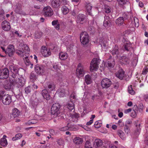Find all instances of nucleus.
Wrapping results in <instances>:
<instances>
[{
    "label": "nucleus",
    "mask_w": 148,
    "mask_h": 148,
    "mask_svg": "<svg viewBox=\"0 0 148 148\" xmlns=\"http://www.w3.org/2000/svg\"><path fill=\"white\" fill-rule=\"evenodd\" d=\"M31 88L30 86H28L25 88V93L26 94H28L30 93Z\"/></svg>",
    "instance_id": "nucleus-45"
},
{
    "label": "nucleus",
    "mask_w": 148,
    "mask_h": 148,
    "mask_svg": "<svg viewBox=\"0 0 148 148\" xmlns=\"http://www.w3.org/2000/svg\"><path fill=\"white\" fill-rule=\"evenodd\" d=\"M19 113L20 112L16 108H15L13 110L11 117H13L14 118L17 117L19 115Z\"/></svg>",
    "instance_id": "nucleus-29"
},
{
    "label": "nucleus",
    "mask_w": 148,
    "mask_h": 148,
    "mask_svg": "<svg viewBox=\"0 0 148 148\" xmlns=\"http://www.w3.org/2000/svg\"><path fill=\"white\" fill-rule=\"evenodd\" d=\"M1 26L3 29L5 31H9L11 28L10 23L6 20L2 23Z\"/></svg>",
    "instance_id": "nucleus-15"
},
{
    "label": "nucleus",
    "mask_w": 148,
    "mask_h": 148,
    "mask_svg": "<svg viewBox=\"0 0 148 148\" xmlns=\"http://www.w3.org/2000/svg\"><path fill=\"white\" fill-rule=\"evenodd\" d=\"M107 66L110 68H113L115 65V62L114 60L111 61L110 60L108 61L107 62Z\"/></svg>",
    "instance_id": "nucleus-35"
},
{
    "label": "nucleus",
    "mask_w": 148,
    "mask_h": 148,
    "mask_svg": "<svg viewBox=\"0 0 148 148\" xmlns=\"http://www.w3.org/2000/svg\"><path fill=\"white\" fill-rule=\"evenodd\" d=\"M15 136L17 138V139H18L21 138L22 136V135L21 134L19 133L16 134Z\"/></svg>",
    "instance_id": "nucleus-58"
},
{
    "label": "nucleus",
    "mask_w": 148,
    "mask_h": 148,
    "mask_svg": "<svg viewBox=\"0 0 148 148\" xmlns=\"http://www.w3.org/2000/svg\"><path fill=\"white\" fill-rule=\"evenodd\" d=\"M48 88L50 89V91L53 90L55 88L53 84H49L48 85Z\"/></svg>",
    "instance_id": "nucleus-54"
},
{
    "label": "nucleus",
    "mask_w": 148,
    "mask_h": 148,
    "mask_svg": "<svg viewBox=\"0 0 148 148\" xmlns=\"http://www.w3.org/2000/svg\"><path fill=\"white\" fill-rule=\"evenodd\" d=\"M138 109L140 112H142L143 108V106L142 103H140L138 105Z\"/></svg>",
    "instance_id": "nucleus-53"
},
{
    "label": "nucleus",
    "mask_w": 148,
    "mask_h": 148,
    "mask_svg": "<svg viewBox=\"0 0 148 148\" xmlns=\"http://www.w3.org/2000/svg\"><path fill=\"white\" fill-rule=\"evenodd\" d=\"M117 134L119 135L120 138L123 140L125 139L126 136L124 132L121 130H119L117 131Z\"/></svg>",
    "instance_id": "nucleus-31"
},
{
    "label": "nucleus",
    "mask_w": 148,
    "mask_h": 148,
    "mask_svg": "<svg viewBox=\"0 0 148 148\" xmlns=\"http://www.w3.org/2000/svg\"><path fill=\"white\" fill-rule=\"evenodd\" d=\"M51 5L52 7L57 8L60 6V0H52L51 2Z\"/></svg>",
    "instance_id": "nucleus-20"
},
{
    "label": "nucleus",
    "mask_w": 148,
    "mask_h": 148,
    "mask_svg": "<svg viewBox=\"0 0 148 148\" xmlns=\"http://www.w3.org/2000/svg\"><path fill=\"white\" fill-rule=\"evenodd\" d=\"M60 59L62 60H64L67 59L68 57V54L66 53L61 52L59 54Z\"/></svg>",
    "instance_id": "nucleus-24"
},
{
    "label": "nucleus",
    "mask_w": 148,
    "mask_h": 148,
    "mask_svg": "<svg viewBox=\"0 0 148 148\" xmlns=\"http://www.w3.org/2000/svg\"><path fill=\"white\" fill-rule=\"evenodd\" d=\"M125 50L127 51H130L132 48L131 44L130 43H126L123 46Z\"/></svg>",
    "instance_id": "nucleus-36"
},
{
    "label": "nucleus",
    "mask_w": 148,
    "mask_h": 148,
    "mask_svg": "<svg viewBox=\"0 0 148 148\" xmlns=\"http://www.w3.org/2000/svg\"><path fill=\"white\" fill-rule=\"evenodd\" d=\"M99 59L97 58H94L92 60L90 64V70L93 71H96L99 67Z\"/></svg>",
    "instance_id": "nucleus-5"
},
{
    "label": "nucleus",
    "mask_w": 148,
    "mask_h": 148,
    "mask_svg": "<svg viewBox=\"0 0 148 148\" xmlns=\"http://www.w3.org/2000/svg\"><path fill=\"white\" fill-rule=\"evenodd\" d=\"M87 18L85 15L82 14H79L77 16L76 22L77 23L83 24L86 22Z\"/></svg>",
    "instance_id": "nucleus-11"
},
{
    "label": "nucleus",
    "mask_w": 148,
    "mask_h": 148,
    "mask_svg": "<svg viewBox=\"0 0 148 148\" xmlns=\"http://www.w3.org/2000/svg\"><path fill=\"white\" fill-rule=\"evenodd\" d=\"M112 83L111 80L107 78H103L101 82V85L102 88H107L109 87Z\"/></svg>",
    "instance_id": "nucleus-7"
},
{
    "label": "nucleus",
    "mask_w": 148,
    "mask_h": 148,
    "mask_svg": "<svg viewBox=\"0 0 148 148\" xmlns=\"http://www.w3.org/2000/svg\"><path fill=\"white\" fill-rule=\"evenodd\" d=\"M41 52L44 57H47L51 55V53L50 50L46 47L42 46L41 48Z\"/></svg>",
    "instance_id": "nucleus-13"
},
{
    "label": "nucleus",
    "mask_w": 148,
    "mask_h": 148,
    "mask_svg": "<svg viewBox=\"0 0 148 148\" xmlns=\"http://www.w3.org/2000/svg\"><path fill=\"white\" fill-rule=\"evenodd\" d=\"M144 99L146 101H148V95L146 94L144 96Z\"/></svg>",
    "instance_id": "nucleus-64"
},
{
    "label": "nucleus",
    "mask_w": 148,
    "mask_h": 148,
    "mask_svg": "<svg viewBox=\"0 0 148 148\" xmlns=\"http://www.w3.org/2000/svg\"><path fill=\"white\" fill-rule=\"evenodd\" d=\"M58 144L60 145H62L64 144V141L61 139H60L57 140Z\"/></svg>",
    "instance_id": "nucleus-52"
},
{
    "label": "nucleus",
    "mask_w": 148,
    "mask_h": 148,
    "mask_svg": "<svg viewBox=\"0 0 148 148\" xmlns=\"http://www.w3.org/2000/svg\"><path fill=\"white\" fill-rule=\"evenodd\" d=\"M60 25L59 23H58L56 25H55L54 27L57 30H59L60 28Z\"/></svg>",
    "instance_id": "nucleus-62"
},
{
    "label": "nucleus",
    "mask_w": 148,
    "mask_h": 148,
    "mask_svg": "<svg viewBox=\"0 0 148 148\" xmlns=\"http://www.w3.org/2000/svg\"><path fill=\"white\" fill-rule=\"evenodd\" d=\"M21 46L19 49L16 50V54L20 57L27 56L30 51V49L28 46L26 44H22ZM23 59L26 65L29 66L31 68H33V64L30 61L27 56L24 57Z\"/></svg>",
    "instance_id": "nucleus-1"
},
{
    "label": "nucleus",
    "mask_w": 148,
    "mask_h": 148,
    "mask_svg": "<svg viewBox=\"0 0 148 148\" xmlns=\"http://www.w3.org/2000/svg\"><path fill=\"white\" fill-rule=\"evenodd\" d=\"M119 48L117 45H115L113 50L111 51V53L113 55H117L119 53Z\"/></svg>",
    "instance_id": "nucleus-30"
},
{
    "label": "nucleus",
    "mask_w": 148,
    "mask_h": 148,
    "mask_svg": "<svg viewBox=\"0 0 148 148\" xmlns=\"http://www.w3.org/2000/svg\"><path fill=\"white\" fill-rule=\"evenodd\" d=\"M14 48V46L13 45H9L6 49V54H8L10 57L12 56L15 52Z\"/></svg>",
    "instance_id": "nucleus-14"
},
{
    "label": "nucleus",
    "mask_w": 148,
    "mask_h": 148,
    "mask_svg": "<svg viewBox=\"0 0 148 148\" xmlns=\"http://www.w3.org/2000/svg\"><path fill=\"white\" fill-rule=\"evenodd\" d=\"M128 90L129 93L132 95H134L135 94V92L132 88V85L128 86Z\"/></svg>",
    "instance_id": "nucleus-41"
},
{
    "label": "nucleus",
    "mask_w": 148,
    "mask_h": 148,
    "mask_svg": "<svg viewBox=\"0 0 148 148\" xmlns=\"http://www.w3.org/2000/svg\"><path fill=\"white\" fill-rule=\"evenodd\" d=\"M83 142V139L79 137H76L73 139V142L76 145L81 144Z\"/></svg>",
    "instance_id": "nucleus-28"
},
{
    "label": "nucleus",
    "mask_w": 148,
    "mask_h": 148,
    "mask_svg": "<svg viewBox=\"0 0 148 148\" xmlns=\"http://www.w3.org/2000/svg\"><path fill=\"white\" fill-rule=\"evenodd\" d=\"M9 70L8 68H5L0 71V79H6L9 76Z\"/></svg>",
    "instance_id": "nucleus-10"
},
{
    "label": "nucleus",
    "mask_w": 148,
    "mask_h": 148,
    "mask_svg": "<svg viewBox=\"0 0 148 148\" xmlns=\"http://www.w3.org/2000/svg\"><path fill=\"white\" fill-rule=\"evenodd\" d=\"M107 42V41H105V42L103 41V40H102L101 41V45L102 46H103L104 47H105L106 46V44Z\"/></svg>",
    "instance_id": "nucleus-59"
},
{
    "label": "nucleus",
    "mask_w": 148,
    "mask_h": 148,
    "mask_svg": "<svg viewBox=\"0 0 148 148\" xmlns=\"http://www.w3.org/2000/svg\"><path fill=\"white\" fill-rule=\"evenodd\" d=\"M18 82L17 81V80L16 81L15 79L12 80V84L14 85L16 84L18 88L23 86L24 85V83L22 82L20 79H18Z\"/></svg>",
    "instance_id": "nucleus-18"
},
{
    "label": "nucleus",
    "mask_w": 148,
    "mask_h": 148,
    "mask_svg": "<svg viewBox=\"0 0 148 148\" xmlns=\"http://www.w3.org/2000/svg\"><path fill=\"white\" fill-rule=\"evenodd\" d=\"M49 132L52 135H54L56 134V133L55 132V131L52 129H50L49 130Z\"/></svg>",
    "instance_id": "nucleus-56"
},
{
    "label": "nucleus",
    "mask_w": 148,
    "mask_h": 148,
    "mask_svg": "<svg viewBox=\"0 0 148 148\" xmlns=\"http://www.w3.org/2000/svg\"><path fill=\"white\" fill-rule=\"evenodd\" d=\"M85 82L87 84H90L92 82L91 78L89 75L85 76Z\"/></svg>",
    "instance_id": "nucleus-32"
},
{
    "label": "nucleus",
    "mask_w": 148,
    "mask_h": 148,
    "mask_svg": "<svg viewBox=\"0 0 148 148\" xmlns=\"http://www.w3.org/2000/svg\"><path fill=\"white\" fill-rule=\"evenodd\" d=\"M132 109L134 111V112L136 114L138 112V109L137 106L136 105H135L133 106Z\"/></svg>",
    "instance_id": "nucleus-51"
},
{
    "label": "nucleus",
    "mask_w": 148,
    "mask_h": 148,
    "mask_svg": "<svg viewBox=\"0 0 148 148\" xmlns=\"http://www.w3.org/2000/svg\"><path fill=\"white\" fill-rule=\"evenodd\" d=\"M148 72V69L147 68L143 69L142 74L143 75H145Z\"/></svg>",
    "instance_id": "nucleus-55"
},
{
    "label": "nucleus",
    "mask_w": 148,
    "mask_h": 148,
    "mask_svg": "<svg viewBox=\"0 0 148 148\" xmlns=\"http://www.w3.org/2000/svg\"><path fill=\"white\" fill-rule=\"evenodd\" d=\"M35 71L38 74L42 75L45 72V69L42 65L37 64L35 66Z\"/></svg>",
    "instance_id": "nucleus-12"
},
{
    "label": "nucleus",
    "mask_w": 148,
    "mask_h": 148,
    "mask_svg": "<svg viewBox=\"0 0 148 148\" xmlns=\"http://www.w3.org/2000/svg\"><path fill=\"white\" fill-rule=\"evenodd\" d=\"M93 121V119H90V120L89 122H88L87 123L86 125H90L92 123Z\"/></svg>",
    "instance_id": "nucleus-63"
},
{
    "label": "nucleus",
    "mask_w": 148,
    "mask_h": 148,
    "mask_svg": "<svg viewBox=\"0 0 148 148\" xmlns=\"http://www.w3.org/2000/svg\"><path fill=\"white\" fill-rule=\"evenodd\" d=\"M59 23L58 20H54L52 21V24L53 26H55L57 24Z\"/></svg>",
    "instance_id": "nucleus-60"
},
{
    "label": "nucleus",
    "mask_w": 148,
    "mask_h": 148,
    "mask_svg": "<svg viewBox=\"0 0 148 148\" xmlns=\"http://www.w3.org/2000/svg\"><path fill=\"white\" fill-rule=\"evenodd\" d=\"M10 69L12 72L15 74H17L18 73L19 68L18 66L11 65L10 66Z\"/></svg>",
    "instance_id": "nucleus-22"
},
{
    "label": "nucleus",
    "mask_w": 148,
    "mask_h": 148,
    "mask_svg": "<svg viewBox=\"0 0 148 148\" xmlns=\"http://www.w3.org/2000/svg\"><path fill=\"white\" fill-rule=\"evenodd\" d=\"M101 125V123H99L98 121H96L95 122L94 124V126L96 128H98L100 127Z\"/></svg>",
    "instance_id": "nucleus-49"
},
{
    "label": "nucleus",
    "mask_w": 148,
    "mask_h": 148,
    "mask_svg": "<svg viewBox=\"0 0 148 148\" xmlns=\"http://www.w3.org/2000/svg\"><path fill=\"white\" fill-rule=\"evenodd\" d=\"M4 91H0V99H1L2 103L5 105H8L11 102L12 97L9 94H5Z\"/></svg>",
    "instance_id": "nucleus-2"
},
{
    "label": "nucleus",
    "mask_w": 148,
    "mask_h": 148,
    "mask_svg": "<svg viewBox=\"0 0 148 148\" xmlns=\"http://www.w3.org/2000/svg\"><path fill=\"white\" fill-rule=\"evenodd\" d=\"M99 59L97 58H94L92 60L90 64V70L93 71H96L99 67Z\"/></svg>",
    "instance_id": "nucleus-6"
},
{
    "label": "nucleus",
    "mask_w": 148,
    "mask_h": 148,
    "mask_svg": "<svg viewBox=\"0 0 148 148\" xmlns=\"http://www.w3.org/2000/svg\"><path fill=\"white\" fill-rule=\"evenodd\" d=\"M62 11L64 14H66L69 12V9L66 6L64 5L61 8Z\"/></svg>",
    "instance_id": "nucleus-33"
},
{
    "label": "nucleus",
    "mask_w": 148,
    "mask_h": 148,
    "mask_svg": "<svg viewBox=\"0 0 148 148\" xmlns=\"http://www.w3.org/2000/svg\"><path fill=\"white\" fill-rule=\"evenodd\" d=\"M121 60L124 64H128L130 62L129 60L125 56H122L121 57Z\"/></svg>",
    "instance_id": "nucleus-37"
},
{
    "label": "nucleus",
    "mask_w": 148,
    "mask_h": 148,
    "mask_svg": "<svg viewBox=\"0 0 148 148\" xmlns=\"http://www.w3.org/2000/svg\"><path fill=\"white\" fill-rule=\"evenodd\" d=\"M67 107L70 110L72 111L74 109L73 103L71 102L70 103H69Z\"/></svg>",
    "instance_id": "nucleus-42"
},
{
    "label": "nucleus",
    "mask_w": 148,
    "mask_h": 148,
    "mask_svg": "<svg viewBox=\"0 0 148 148\" xmlns=\"http://www.w3.org/2000/svg\"><path fill=\"white\" fill-rule=\"evenodd\" d=\"M42 33L41 32H36L35 34V37L36 38H39L42 36Z\"/></svg>",
    "instance_id": "nucleus-40"
},
{
    "label": "nucleus",
    "mask_w": 148,
    "mask_h": 148,
    "mask_svg": "<svg viewBox=\"0 0 148 148\" xmlns=\"http://www.w3.org/2000/svg\"><path fill=\"white\" fill-rule=\"evenodd\" d=\"M111 10L110 7L108 5H106L105 6L104 11L107 13H109L110 12Z\"/></svg>",
    "instance_id": "nucleus-38"
},
{
    "label": "nucleus",
    "mask_w": 148,
    "mask_h": 148,
    "mask_svg": "<svg viewBox=\"0 0 148 148\" xmlns=\"http://www.w3.org/2000/svg\"><path fill=\"white\" fill-rule=\"evenodd\" d=\"M37 122V121L35 119H32L31 120H30L26 124H27L28 125H30L31 124H34L36 123Z\"/></svg>",
    "instance_id": "nucleus-46"
},
{
    "label": "nucleus",
    "mask_w": 148,
    "mask_h": 148,
    "mask_svg": "<svg viewBox=\"0 0 148 148\" xmlns=\"http://www.w3.org/2000/svg\"><path fill=\"white\" fill-rule=\"evenodd\" d=\"M53 67L54 69L56 71H58L60 69L58 65L56 63H55L53 64Z\"/></svg>",
    "instance_id": "nucleus-50"
},
{
    "label": "nucleus",
    "mask_w": 148,
    "mask_h": 148,
    "mask_svg": "<svg viewBox=\"0 0 148 148\" xmlns=\"http://www.w3.org/2000/svg\"><path fill=\"white\" fill-rule=\"evenodd\" d=\"M42 95L43 97L47 100H48L50 99V96L47 89L43 90L42 92Z\"/></svg>",
    "instance_id": "nucleus-19"
},
{
    "label": "nucleus",
    "mask_w": 148,
    "mask_h": 148,
    "mask_svg": "<svg viewBox=\"0 0 148 148\" xmlns=\"http://www.w3.org/2000/svg\"><path fill=\"white\" fill-rule=\"evenodd\" d=\"M103 144L102 140L99 139H96L95 141L94 145L95 147H99L101 146Z\"/></svg>",
    "instance_id": "nucleus-26"
},
{
    "label": "nucleus",
    "mask_w": 148,
    "mask_h": 148,
    "mask_svg": "<svg viewBox=\"0 0 148 148\" xmlns=\"http://www.w3.org/2000/svg\"><path fill=\"white\" fill-rule=\"evenodd\" d=\"M30 78L32 81H34L36 79L37 77L36 75L34 73L32 72L30 75Z\"/></svg>",
    "instance_id": "nucleus-39"
},
{
    "label": "nucleus",
    "mask_w": 148,
    "mask_h": 148,
    "mask_svg": "<svg viewBox=\"0 0 148 148\" xmlns=\"http://www.w3.org/2000/svg\"><path fill=\"white\" fill-rule=\"evenodd\" d=\"M145 143L147 145H148V135H146L145 140Z\"/></svg>",
    "instance_id": "nucleus-61"
},
{
    "label": "nucleus",
    "mask_w": 148,
    "mask_h": 148,
    "mask_svg": "<svg viewBox=\"0 0 148 148\" xmlns=\"http://www.w3.org/2000/svg\"><path fill=\"white\" fill-rule=\"evenodd\" d=\"M70 128L69 127L67 126H65L64 127H60V128L59 129L61 131H65L68 130H71L69 129Z\"/></svg>",
    "instance_id": "nucleus-48"
},
{
    "label": "nucleus",
    "mask_w": 148,
    "mask_h": 148,
    "mask_svg": "<svg viewBox=\"0 0 148 148\" xmlns=\"http://www.w3.org/2000/svg\"><path fill=\"white\" fill-rule=\"evenodd\" d=\"M119 4L121 5H123L125 4L127 1V0H117Z\"/></svg>",
    "instance_id": "nucleus-43"
},
{
    "label": "nucleus",
    "mask_w": 148,
    "mask_h": 148,
    "mask_svg": "<svg viewBox=\"0 0 148 148\" xmlns=\"http://www.w3.org/2000/svg\"><path fill=\"white\" fill-rule=\"evenodd\" d=\"M90 142L88 140H87L86 142L84 148H92Z\"/></svg>",
    "instance_id": "nucleus-44"
},
{
    "label": "nucleus",
    "mask_w": 148,
    "mask_h": 148,
    "mask_svg": "<svg viewBox=\"0 0 148 148\" xmlns=\"http://www.w3.org/2000/svg\"><path fill=\"white\" fill-rule=\"evenodd\" d=\"M22 5L20 3H18L16 5V7L15 9V12L17 13L21 14L23 13L22 10Z\"/></svg>",
    "instance_id": "nucleus-17"
},
{
    "label": "nucleus",
    "mask_w": 148,
    "mask_h": 148,
    "mask_svg": "<svg viewBox=\"0 0 148 148\" xmlns=\"http://www.w3.org/2000/svg\"><path fill=\"white\" fill-rule=\"evenodd\" d=\"M85 74L83 67L81 64L79 63L76 69V74L78 77H83Z\"/></svg>",
    "instance_id": "nucleus-8"
},
{
    "label": "nucleus",
    "mask_w": 148,
    "mask_h": 148,
    "mask_svg": "<svg viewBox=\"0 0 148 148\" xmlns=\"http://www.w3.org/2000/svg\"><path fill=\"white\" fill-rule=\"evenodd\" d=\"M124 21V18L122 17H120L116 20V23L118 26H120L123 23Z\"/></svg>",
    "instance_id": "nucleus-25"
},
{
    "label": "nucleus",
    "mask_w": 148,
    "mask_h": 148,
    "mask_svg": "<svg viewBox=\"0 0 148 148\" xmlns=\"http://www.w3.org/2000/svg\"><path fill=\"white\" fill-rule=\"evenodd\" d=\"M113 85H114V88L117 89L118 88L119 86V83L118 82H116V83L114 84Z\"/></svg>",
    "instance_id": "nucleus-57"
},
{
    "label": "nucleus",
    "mask_w": 148,
    "mask_h": 148,
    "mask_svg": "<svg viewBox=\"0 0 148 148\" xmlns=\"http://www.w3.org/2000/svg\"><path fill=\"white\" fill-rule=\"evenodd\" d=\"M6 137L5 135H4L3 138L0 140V144L3 147L6 146L8 144L7 140L5 138Z\"/></svg>",
    "instance_id": "nucleus-27"
},
{
    "label": "nucleus",
    "mask_w": 148,
    "mask_h": 148,
    "mask_svg": "<svg viewBox=\"0 0 148 148\" xmlns=\"http://www.w3.org/2000/svg\"><path fill=\"white\" fill-rule=\"evenodd\" d=\"M12 85L10 83H7L4 86V88L5 89H9L11 88Z\"/></svg>",
    "instance_id": "nucleus-47"
},
{
    "label": "nucleus",
    "mask_w": 148,
    "mask_h": 148,
    "mask_svg": "<svg viewBox=\"0 0 148 148\" xmlns=\"http://www.w3.org/2000/svg\"><path fill=\"white\" fill-rule=\"evenodd\" d=\"M58 92H59L58 94L59 96L60 97H64L65 94V90L64 89H61L59 90Z\"/></svg>",
    "instance_id": "nucleus-34"
},
{
    "label": "nucleus",
    "mask_w": 148,
    "mask_h": 148,
    "mask_svg": "<svg viewBox=\"0 0 148 148\" xmlns=\"http://www.w3.org/2000/svg\"><path fill=\"white\" fill-rule=\"evenodd\" d=\"M60 105L58 103H55L53 104L51 109V113L56 116H57L60 113Z\"/></svg>",
    "instance_id": "nucleus-4"
},
{
    "label": "nucleus",
    "mask_w": 148,
    "mask_h": 148,
    "mask_svg": "<svg viewBox=\"0 0 148 148\" xmlns=\"http://www.w3.org/2000/svg\"><path fill=\"white\" fill-rule=\"evenodd\" d=\"M110 23V17L108 16H105L104 17V20L103 22V25L105 27H107Z\"/></svg>",
    "instance_id": "nucleus-23"
},
{
    "label": "nucleus",
    "mask_w": 148,
    "mask_h": 148,
    "mask_svg": "<svg viewBox=\"0 0 148 148\" xmlns=\"http://www.w3.org/2000/svg\"><path fill=\"white\" fill-rule=\"evenodd\" d=\"M80 38L81 43L84 45L88 43L90 40L89 35L86 32L81 33Z\"/></svg>",
    "instance_id": "nucleus-3"
},
{
    "label": "nucleus",
    "mask_w": 148,
    "mask_h": 148,
    "mask_svg": "<svg viewBox=\"0 0 148 148\" xmlns=\"http://www.w3.org/2000/svg\"><path fill=\"white\" fill-rule=\"evenodd\" d=\"M85 8L87 12L89 15H91L92 6L90 3H85Z\"/></svg>",
    "instance_id": "nucleus-21"
},
{
    "label": "nucleus",
    "mask_w": 148,
    "mask_h": 148,
    "mask_svg": "<svg viewBox=\"0 0 148 148\" xmlns=\"http://www.w3.org/2000/svg\"><path fill=\"white\" fill-rule=\"evenodd\" d=\"M125 72L122 69H119L116 73V76L121 80H122L124 76Z\"/></svg>",
    "instance_id": "nucleus-16"
},
{
    "label": "nucleus",
    "mask_w": 148,
    "mask_h": 148,
    "mask_svg": "<svg viewBox=\"0 0 148 148\" xmlns=\"http://www.w3.org/2000/svg\"><path fill=\"white\" fill-rule=\"evenodd\" d=\"M42 12L43 15L45 17H50L53 14V12L51 8L47 6L44 8Z\"/></svg>",
    "instance_id": "nucleus-9"
}]
</instances>
